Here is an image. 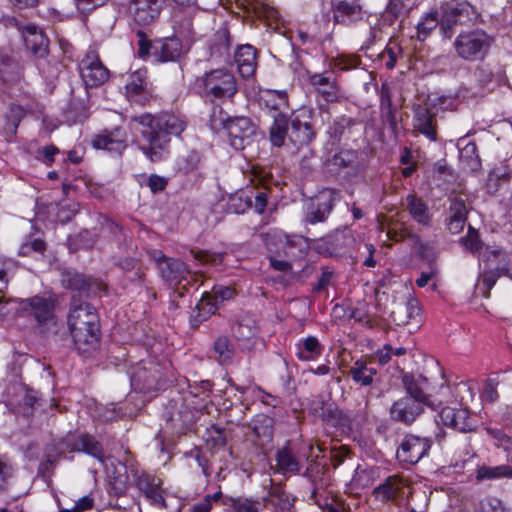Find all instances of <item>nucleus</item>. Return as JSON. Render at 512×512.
I'll list each match as a JSON object with an SVG mask.
<instances>
[{
	"mask_svg": "<svg viewBox=\"0 0 512 512\" xmlns=\"http://www.w3.org/2000/svg\"><path fill=\"white\" fill-rule=\"evenodd\" d=\"M138 124V131L146 143L144 154L153 162L164 159L168 154L170 136H179L186 128V123L175 115L165 114L155 117L142 114L132 118Z\"/></svg>",
	"mask_w": 512,
	"mask_h": 512,
	"instance_id": "1",
	"label": "nucleus"
},
{
	"mask_svg": "<svg viewBox=\"0 0 512 512\" xmlns=\"http://www.w3.org/2000/svg\"><path fill=\"white\" fill-rule=\"evenodd\" d=\"M68 326L80 354H88L96 350L100 340V325L93 306L86 302L76 304L73 298L68 315Z\"/></svg>",
	"mask_w": 512,
	"mask_h": 512,
	"instance_id": "2",
	"label": "nucleus"
},
{
	"mask_svg": "<svg viewBox=\"0 0 512 512\" xmlns=\"http://www.w3.org/2000/svg\"><path fill=\"white\" fill-rule=\"evenodd\" d=\"M494 38L482 29H472L460 32L454 42L456 55L466 62L482 61L488 55Z\"/></svg>",
	"mask_w": 512,
	"mask_h": 512,
	"instance_id": "3",
	"label": "nucleus"
},
{
	"mask_svg": "<svg viewBox=\"0 0 512 512\" xmlns=\"http://www.w3.org/2000/svg\"><path fill=\"white\" fill-rule=\"evenodd\" d=\"M198 83L203 88L205 96L211 99H231L238 91L235 76L224 68L206 72L198 79Z\"/></svg>",
	"mask_w": 512,
	"mask_h": 512,
	"instance_id": "4",
	"label": "nucleus"
},
{
	"mask_svg": "<svg viewBox=\"0 0 512 512\" xmlns=\"http://www.w3.org/2000/svg\"><path fill=\"white\" fill-rule=\"evenodd\" d=\"M492 257L499 258V263L494 269L483 268L479 278V281H481L479 288L482 290V294L485 298L490 296V291L496 284L498 278L507 275L509 272L510 259L504 250L496 247H486L480 252V261L489 262Z\"/></svg>",
	"mask_w": 512,
	"mask_h": 512,
	"instance_id": "5",
	"label": "nucleus"
},
{
	"mask_svg": "<svg viewBox=\"0 0 512 512\" xmlns=\"http://www.w3.org/2000/svg\"><path fill=\"white\" fill-rule=\"evenodd\" d=\"M313 110L311 108H301L293 114L288 128V139L297 148L308 145L315 137L312 126Z\"/></svg>",
	"mask_w": 512,
	"mask_h": 512,
	"instance_id": "6",
	"label": "nucleus"
},
{
	"mask_svg": "<svg viewBox=\"0 0 512 512\" xmlns=\"http://www.w3.org/2000/svg\"><path fill=\"white\" fill-rule=\"evenodd\" d=\"M147 253L157 264L162 279L170 286L180 284L190 274L184 262L166 257L161 250H149Z\"/></svg>",
	"mask_w": 512,
	"mask_h": 512,
	"instance_id": "7",
	"label": "nucleus"
},
{
	"mask_svg": "<svg viewBox=\"0 0 512 512\" xmlns=\"http://www.w3.org/2000/svg\"><path fill=\"white\" fill-rule=\"evenodd\" d=\"M230 145L236 150L244 149L256 134V127L247 117H234L224 123Z\"/></svg>",
	"mask_w": 512,
	"mask_h": 512,
	"instance_id": "8",
	"label": "nucleus"
},
{
	"mask_svg": "<svg viewBox=\"0 0 512 512\" xmlns=\"http://www.w3.org/2000/svg\"><path fill=\"white\" fill-rule=\"evenodd\" d=\"M80 74L86 86L97 87L109 78V71L101 62L95 50H89L81 60Z\"/></svg>",
	"mask_w": 512,
	"mask_h": 512,
	"instance_id": "9",
	"label": "nucleus"
},
{
	"mask_svg": "<svg viewBox=\"0 0 512 512\" xmlns=\"http://www.w3.org/2000/svg\"><path fill=\"white\" fill-rule=\"evenodd\" d=\"M430 447L429 438L408 434L397 449V457L402 462L416 464L427 455Z\"/></svg>",
	"mask_w": 512,
	"mask_h": 512,
	"instance_id": "10",
	"label": "nucleus"
},
{
	"mask_svg": "<svg viewBox=\"0 0 512 512\" xmlns=\"http://www.w3.org/2000/svg\"><path fill=\"white\" fill-rule=\"evenodd\" d=\"M62 451L85 452L103 461V451L99 442L85 433H68L61 441Z\"/></svg>",
	"mask_w": 512,
	"mask_h": 512,
	"instance_id": "11",
	"label": "nucleus"
},
{
	"mask_svg": "<svg viewBox=\"0 0 512 512\" xmlns=\"http://www.w3.org/2000/svg\"><path fill=\"white\" fill-rule=\"evenodd\" d=\"M126 95L134 102L146 104L152 96L146 69H138L129 74L126 85Z\"/></svg>",
	"mask_w": 512,
	"mask_h": 512,
	"instance_id": "12",
	"label": "nucleus"
},
{
	"mask_svg": "<svg viewBox=\"0 0 512 512\" xmlns=\"http://www.w3.org/2000/svg\"><path fill=\"white\" fill-rule=\"evenodd\" d=\"M339 193L334 189H324L316 197L306 214V221L310 224L323 222L330 214Z\"/></svg>",
	"mask_w": 512,
	"mask_h": 512,
	"instance_id": "13",
	"label": "nucleus"
},
{
	"mask_svg": "<svg viewBox=\"0 0 512 512\" xmlns=\"http://www.w3.org/2000/svg\"><path fill=\"white\" fill-rule=\"evenodd\" d=\"M468 6L460 3H446L442 7V16L440 19V30L444 37L451 38L454 27L458 24H464L468 19Z\"/></svg>",
	"mask_w": 512,
	"mask_h": 512,
	"instance_id": "14",
	"label": "nucleus"
},
{
	"mask_svg": "<svg viewBox=\"0 0 512 512\" xmlns=\"http://www.w3.org/2000/svg\"><path fill=\"white\" fill-rule=\"evenodd\" d=\"M422 404L412 397H401L390 408V417L396 422L412 424L423 412Z\"/></svg>",
	"mask_w": 512,
	"mask_h": 512,
	"instance_id": "15",
	"label": "nucleus"
},
{
	"mask_svg": "<svg viewBox=\"0 0 512 512\" xmlns=\"http://www.w3.org/2000/svg\"><path fill=\"white\" fill-rule=\"evenodd\" d=\"M309 83L314 90L327 102H335L339 98L340 89L332 72L311 73Z\"/></svg>",
	"mask_w": 512,
	"mask_h": 512,
	"instance_id": "16",
	"label": "nucleus"
},
{
	"mask_svg": "<svg viewBox=\"0 0 512 512\" xmlns=\"http://www.w3.org/2000/svg\"><path fill=\"white\" fill-rule=\"evenodd\" d=\"M163 8L162 0H131L129 11L140 25H148L155 21Z\"/></svg>",
	"mask_w": 512,
	"mask_h": 512,
	"instance_id": "17",
	"label": "nucleus"
},
{
	"mask_svg": "<svg viewBox=\"0 0 512 512\" xmlns=\"http://www.w3.org/2000/svg\"><path fill=\"white\" fill-rule=\"evenodd\" d=\"M440 419L445 426L460 432L473 430V422L466 408L444 407L440 412Z\"/></svg>",
	"mask_w": 512,
	"mask_h": 512,
	"instance_id": "18",
	"label": "nucleus"
},
{
	"mask_svg": "<svg viewBox=\"0 0 512 512\" xmlns=\"http://www.w3.org/2000/svg\"><path fill=\"white\" fill-rule=\"evenodd\" d=\"M333 16L336 22L349 25L361 20L363 11L358 0H342L334 4Z\"/></svg>",
	"mask_w": 512,
	"mask_h": 512,
	"instance_id": "19",
	"label": "nucleus"
},
{
	"mask_svg": "<svg viewBox=\"0 0 512 512\" xmlns=\"http://www.w3.org/2000/svg\"><path fill=\"white\" fill-rule=\"evenodd\" d=\"M413 127L430 141L437 140L436 118L427 108L418 106L415 109Z\"/></svg>",
	"mask_w": 512,
	"mask_h": 512,
	"instance_id": "20",
	"label": "nucleus"
},
{
	"mask_svg": "<svg viewBox=\"0 0 512 512\" xmlns=\"http://www.w3.org/2000/svg\"><path fill=\"white\" fill-rule=\"evenodd\" d=\"M137 487L151 504L158 507H166L158 478L149 474H141L137 479Z\"/></svg>",
	"mask_w": 512,
	"mask_h": 512,
	"instance_id": "21",
	"label": "nucleus"
},
{
	"mask_svg": "<svg viewBox=\"0 0 512 512\" xmlns=\"http://www.w3.org/2000/svg\"><path fill=\"white\" fill-rule=\"evenodd\" d=\"M406 481L397 475L389 476L384 483L374 488L375 498L381 502L396 499L406 487Z\"/></svg>",
	"mask_w": 512,
	"mask_h": 512,
	"instance_id": "22",
	"label": "nucleus"
},
{
	"mask_svg": "<svg viewBox=\"0 0 512 512\" xmlns=\"http://www.w3.org/2000/svg\"><path fill=\"white\" fill-rule=\"evenodd\" d=\"M235 62L242 77L248 78L256 70V49L249 45L240 46L235 52Z\"/></svg>",
	"mask_w": 512,
	"mask_h": 512,
	"instance_id": "23",
	"label": "nucleus"
},
{
	"mask_svg": "<svg viewBox=\"0 0 512 512\" xmlns=\"http://www.w3.org/2000/svg\"><path fill=\"white\" fill-rule=\"evenodd\" d=\"M182 43L176 37H169L158 41L154 45V54L162 62L174 61L180 57Z\"/></svg>",
	"mask_w": 512,
	"mask_h": 512,
	"instance_id": "24",
	"label": "nucleus"
},
{
	"mask_svg": "<svg viewBox=\"0 0 512 512\" xmlns=\"http://www.w3.org/2000/svg\"><path fill=\"white\" fill-rule=\"evenodd\" d=\"M276 467L277 471L283 475L298 474L301 464L290 448L283 447L276 453Z\"/></svg>",
	"mask_w": 512,
	"mask_h": 512,
	"instance_id": "25",
	"label": "nucleus"
},
{
	"mask_svg": "<svg viewBox=\"0 0 512 512\" xmlns=\"http://www.w3.org/2000/svg\"><path fill=\"white\" fill-rule=\"evenodd\" d=\"M376 373L377 371L373 366H371V362L365 360L355 361L349 370V375L353 381L363 386L371 385Z\"/></svg>",
	"mask_w": 512,
	"mask_h": 512,
	"instance_id": "26",
	"label": "nucleus"
},
{
	"mask_svg": "<svg viewBox=\"0 0 512 512\" xmlns=\"http://www.w3.org/2000/svg\"><path fill=\"white\" fill-rule=\"evenodd\" d=\"M212 295L214 303L210 298H203L197 306L200 310H207L208 314H212L216 311L218 302L231 299L235 295V291L229 286H214Z\"/></svg>",
	"mask_w": 512,
	"mask_h": 512,
	"instance_id": "27",
	"label": "nucleus"
},
{
	"mask_svg": "<svg viewBox=\"0 0 512 512\" xmlns=\"http://www.w3.org/2000/svg\"><path fill=\"white\" fill-rule=\"evenodd\" d=\"M322 350L323 347L318 339L314 336H309L297 345L296 356L302 361H313L321 355Z\"/></svg>",
	"mask_w": 512,
	"mask_h": 512,
	"instance_id": "28",
	"label": "nucleus"
},
{
	"mask_svg": "<svg viewBox=\"0 0 512 512\" xmlns=\"http://www.w3.org/2000/svg\"><path fill=\"white\" fill-rule=\"evenodd\" d=\"M407 209L413 219L419 224L428 225L430 222V216L428 213V207L426 203L417 198L415 195L410 194L406 197Z\"/></svg>",
	"mask_w": 512,
	"mask_h": 512,
	"instance_id": "29",
	"label": "nucleus"
},
{
	"mask_svg": "<svg viewBox=\"0 0 512 512\" xmlns=\"http://www.w3.org/2000/svg\"><path fill=\"white\" fill-rule=\"evenodd\" d=\"M502 478H512V467L509 465L499 466H486L482 465L478 467L476 471V479L478 481L483 480H496Z\"/></svg>",
	"mask_w": 512,
	"mask_h": 512,
	"instance_id": "30",
	"label": "nucleus"
},
{
	"mask_svg": "<svg viewBox=\"0 0 512 512\" xmlns=\"http://www.w3.org/2000/svg\"><path fill=\"white\" fill-rule=\"evenodd\" d=\"M32 313L39 323H45L52 317L53 304L46 298L33 297L29 300Z\"/></svg>",
	"mask_w": 512,
	"mask_h": 512,
	"instance_id": "31",
	"label": "nucleus"
},
{
	"mask_svg": "<svg viewBox=\"0 0 512 512\" xmlns=\"http://www.w3.org/2000/svg\"><path fill=\"white\" fill-rule=\"evenodd\" d=\"M226 504L232 512H262L265 504L247 497L230 498Z\"/></svg>",
	"mask_w": 512,
	"mask_h": 512,
	"instance_id": "32",
	"label": "nucleus"
},
{
	"mask_svg": "<svg viewBox=\"0 0 512 512\" xmlns=\"http://www.w3.org/2000/svg\"><path fill=\"white\" fill-rule=\"evenodd\" d=\"M94 147L110 152L121 153L126 148L123 138L114 137L113 134H103L93 140Z\"/></svg>",
	"mask_w": 512,
	"mask_h": 512,
	"instance_id": "33",
	"label": "nucleus"
},
{
	"mask_svg": "<svg viewBox=\"0 0 512 512\" xmlns=\"http://www.w3.org/2000/svg\"><path fill=\"white\" fill-rule=\"evenodd\" d=\"M333 237L337 246L347 249H354L359 253H362L363 244L361 243V239L357 240L352 230L348 228L337 230Z\"/></svg>",
	"mask_w": 512,
	"mask_h": 512,
	"instance_id": "34",
	"label": "nucleus"
},
{
	"mask_svg": "<svg viewBox=\"0 0 512 512\" xmlns=\"http://www.w3.org/2000/svg\"><path fill=\"white\" fill-rule=\"evenodd\" d=\"M46 250V243L40 238H28L19 248V255L24 257L42 256Z\"/></svg>",
	"mask_w": 512,
	"mask_h": 512,
	"instance_id": "35",
	"label": "nucleus"
},
{
	"mask_svg": "<svg viewBox=\"0 0 512 512\" xmlns=\"http://www.w3.org/2000/svg\"><path fill=\"white\" fill-rule=\"evenodd\" d=\"M27 31L29 33V36L26 38L27 46L31 47L34 53L43 55L46 52L47 38L35 26L27 27Z\"/></svg>",
	"mask_w": 512,
	"mask_h": 512,
	"instance_id": "36",
	"label": "nucleus"
},
{
	"mask_svg": "<svg viewBox=\"0 0 512 512\" xmlns=\"http://www.w3.org/2000/svg\"><path fill=\"white\" fill-rule=\"evenodd\" d=\"M404 382L406 388V395L404 397H412L414 400H417L418 403L422 404V408L425 405L434 408V403L429 400L423 388L415 380L405 378Z\"/></svg>",
	"mask_w": 512,
	"mask_h": 512,
	"instance_id": "37",
	"label": "nucleus"
},
{
	"mask_svg": "<svg viewBox=\"0 0 512 512\" xmlns=\"http://www.w3.org/2000/svg\"><path fill=\"white\" fill-rule=\"evenodd\" d=\"M380 108L382 117L390 124L392 128H395L397 123L392 105V99L389 90L385 86H382L381 89Z\"/></svg>",
	"mask_w": 512,
	"mask_h": 512,
	"instance_id": "38",
	"label": "nucleus"
},
{
	"mask_svg": "<svg viewBox=\"0 0 512 512\" xmlns=\"http://www.w3.org/2000/svg\"><path fill=\"white\" fill-rule=\"evenodd\" d=\"M214 351L218 355V361L220 363L229 362L234 355V347L225 336H220L215 340Z\"/></svg>",
	"mask_w": 512,
	"mask_h": 512,
	"instance_id": "39",
	"label": "nucleus"
},
{
	"mask_svg": "<svg viewBox=\"0 0 512 512\" xmlns=\"http://www.w3.org/2000/svg\"><path fill=\"white\" fill-rule=\"evenodd\" d=\"M449 217L467 221L468 206L463 195H454L450 198Z\"/></svg>",
	"mask_w": 512,
	"mask_h": 512,
	"instance_id": "40",
	"label": "nucleus"
},
{
	"mask_svg": "<svg viewBox=\"0 0 512 512\" xmlns=\"http://www.w3.org/2000/svg\"><path fill=\"white\" fill-rule=\"evenodd\" d=\"M462 244L473 254H477L480 258V252H482L487 246L483 247L482 242L479 239L478 232L472 227H468L467 235L461 239Z\"/></svg>",
	"mask_w": 512,
	"mask_h": 512,
	"instance_id": "41",
	"label": "nucleus"
},
{
	"mask_svg": "<svg viewBox=\"0 0 512 512\" xmlns=\"http://www.w3.org/2000/svg\"><path fill=\"white\" fill-rule=\"evenodd\" d=\"M440 26V20L436 13H428L417 25V35L419 40H424L429 33Z\"/></svg>",
	"mask_w": 512,
	"mask_h": 512,
	"instance_id": "42",
	"label": "nucleus"
},
{
	"mask_svg": "<svg viewBox=\"0 0 512 512\" xmlns=\"http://www.w3.org/2000/svg\"><path fill=\"white\" fill-rule=\"evenodd\" d=\"M357 161V153L354 150H341L331 160L332 165L339 168L353 167Z\"/></svg>",
	"mask_w": 512,
	"mask_h": 512,
	"instance_id": "43",
	"label": "nucleus"
},
{
	"mask_svg": "<svg viewBox=\"0 0 512 512\" xmlns=\"http://www.w3.org/2000/svg\"><path fill=\"white\" fill-rule=\"evenodd\" d=\"M360 64V60L355 55H339L331 59V65L342 71L356 68Z\"/></svg>",
	"mask_w": 512,
	"mask_h": 512,
	"instance_id": "44",
	"label": "nucleus"
},
{
	"mask_svg": "<svg viewBox=\"0 0 512 512\" xmlns=\"http://www.w3.org/2000/svg\"><path fill=\"white\" fill-rule=\"evenodd\" d=\"M288 136V128L282 122L276 120L270 129V141L274 146H281L284 144L285 136Z\"/></svg>",
	"mask_w": 512,
	"mask_h": 512,
	"instance_id": "45",
	"label": "nucleus"
},
{
	"mask_svg": "<svg viewBox=\"0 0 512 512\" xmlns=\"http://www.w3.org/2000/svg\"><path fill=\"white\" fill-rule=\"evenodd\" d=\"M282 249L285 256H294V250L299 248V251L302 253V246L304 245V239L299 236H285L284 241L281 240Z\"/></svg>",
	"mask_w": 512,
	"mask_h": 512,
	"instance_id": "46",
	"label": "nucleus"
},
{
	"mask_svg": "<svg viewBox=\"0 0 512 512\" xmlns=\"http://www.w3.org/2000/svg\"><path fill=\"white\" fill-rule=\"evenodd\" d=\"M267 205L266 192H258L254 197L245 198V207H253L259 214L263 213Z\"/></svg>",
	"mask_w": 512,
	"mask_h": 512,
	"instance_id": "47",
	"label": "nucleus"
},
{
	"mask_svg": "<svg viewBox=\"0 0 512 512\" xmlns=\"http://www.w3.org/2000/svg\"><path fill=\"white\" fill-rule=\"evenodd\" d=\"M194 258L202 264L219 265L222 263L223 254L209 251H192Z\"/></svg>",
	"mask_w": 512,
	"mask_h": 512,
	"instance_id": "48",
	"label": "nucleus"
},
{
	"mask_svg": "<svg viewBox=\"0 0 512 512\" xmlns=\"http://www.w3.org/2000/svg\"><path fill=\"white\" fill-rule=\"evenodd\" d=\"M25 115V110L19 105H11L9 108V113L7 114V121L9 125V130L11 132H15L16 128L21 121V119Z\"/></svg>",
	"mask_w": 512,
	"mask_h": 512,
	"instance_id": "49",
	"label": "nucleus"
},
{
	"mask_svg": "<svg viewBox=\"0 0 512 512\" xmlns=\"http://www.w3.org/2000/svg\"><path fill=\"white\" fill-rule=\"evenodd\" d=\"M487 434L494 439L495 445L499 447H503L504 449H508L511 444V439L501 430L493 429V428H485Z\"/></svg>",
	"mask_w": 512,
	"mask_h": 512,
	"instance_id": "50",
	"label": "nucleus"
},
{
	"mask_svg": "<svg viewBox=\"0 0 512 512\" xmlns=\"http://www.w3.org/2000/svg\"><path fill=\"white\" fill-rule=\"evenodd\" d=\"M63 281L68 287L78 291H84L89 286L88 281L79 274H68Z\"/></svg>",
	"mask_w": 512,
	"mask_h": 512,
	"instance_id": "51",
	"label": "nucleus"
},
{
	"mask_svg": "<svg viewBox=\"0 0 512 512\" xmlns=\"http://www.w3.org/2000/svg\"><path fill=\"white\" fill-rule=\"evenodd\" d=\"M167 180L159 175L151 174L147 180V186L150 188L152 193L163 191L167 186Z\"/></svg>",
	"mask_w": 512,
	"mask_h": 512,
	"instance_id": "52",
	"label": "nucleus"
},
{
	"mask_svg": "<svg viewBox=\"0 0 512 512\" xmlns=\"http://www.w3.org/2000/svg\"><path fill=\"white\" fill-rule=\"evenodd\" d=\"M106 0H75L77 9L82 13H87L98 6H101L105 3Z\"/></svg>",
	"mask_w": 512,
	"mask_h": 512,
	"instance_id": "53",
	"label": "nucleus"
},
{
	"mask_svg": "<svg viewBox=\"0 0 512 512\" xmlns=\"http://www.w3.org/2000/svg\"><path fill=\"white\" fill-rule=\"evenodd\" d=\"M411 231L407 228L403 227L399 230L390 228L387 231V238L391 241L399 242V241H408Z\"/></svg>",
	"mask_w": 512,
	"mask_h": 512,
	"instance_id": "54",
	"label": "nucleus"
},
{
	"mask_svg": "<svg viewBox=\"0 0 512 512\" xmlns=\"http://www.w3.org/2000/svg\"><path fill=\"white\" fill-rule=\"evenodd\" d=\"M438 275V271L434 267H430L427 271H422L420 276L416 279V284L418 287H425L429 281L436 278Z\"/></svg>",
	"mask_w": 512,
	"mask_h": 512,
	"instance_id": "55",
	"label": "nucleus"
},
{
	"mask_svg": "<svg viewBox=\"0 0 512 512\" xmlns=\"http://www.w3.org/2000/svg\"><path fill=\"white\" fill-rule=\"evenodd\" d=\"M393 347L390 344H385L381 349L375 353V358L381 365L387 364L392 356Z\"/></svg>",
	"mask_w": 512,
	"mask_h": 512,
	"instance_id": "56",
	"label": "nucleus"
},
{
	"mask_svg": "<svg viewBox=\"0 0 512 512\" xmlns=\"http://www.w3.org/2000/svg\"><path fill=\"white\" fill-rule=\"evenodd\" d=\"M466 222L467 221H464L462 219H457L448 216L446 219V226L450 233L458 234L464 229Z\"/></svg>",
	"mask_w": 512,
	"mask_h": 512,
	"instance_id": "57",
	"label": "nucleus"
},
{
	"mask_svg": "<svg viewBox=\"0 0 512 512\" xmlns=\"http://www.w3.org/2000/svg\"><path fill=\"white\" fill-rule=\"evenodd\" d=\"M323 512H347L346 506L341 499L333 498L331 502L326 503L323 508Z\"/></svg>",
	"mask_w": 512,
	"mask_h": 512,
	"instance_id": "58",
	"label": "nucleus"
},
{
	"mask_svg": "<svg viewBox=\"0 0 512 512\" xmlns=\"http://www.w3.org/2000/svg\"><path fill=\"white\" fill-rule=\"evenodd\" d=\"M350 124H351V120L346 119V118H341V119L335 121L333 127L331 128L332 136L335 138H339L343 134L344 130L350 126Z\"/></svg>",
	"mask_w": 512,
	"mask_h": 512,
	"instance_id": "59",
	"label": "nucleus"
},
{
	"mask_svg": "<svg viewBox=\"0 0 512 512\" xmlns=\"http://www.w3.org/2000/svg\"><path fill=\"white\" fill-rule=\"evenodd\" d=\"M364 251L361 254L367 253V257L363 261V264L367 267H374L376 265V261L373 258V254L375 252V247L371 243H363Z\"/></svg>",
	"mask_w": 512,
	"mask_h": 512,
	"instance_id": "60",
	"label": "nucleus"
},
{
	"mask_svg": "<svg viewBox=\"0 0 512 512\" xmlns=\"http://www.w3.org/2000/svg\"><path fill=\"white\" fill-rule=\"evenodd\" d=\"M408 241L410 242V245L414 250H416L421 255L425 254V251L428 248V244L423 243L418 235L413 234L411 232Z\"/></svg>",
	"mask_w": 512,
	"mask_h": 512,
	"instance_id": "61",
	"label": "nucleus"
},
{
	"mask_svg": "<svg viewBox=\"0 0 512 512\" xmlns=\"http://www.w3.org/2000/svg\"><path fill=\"white\" fill-rule=\"evenodd\" d=\"M94 500L92 497L86 495L80 498L73 506L76 512H83L93 508Z\"/></svg>",
	"mask_w": 512,
	"mask_h": 512,
	"instance_id": "62",
	"label": "nucleus"
},
{
	"mask_svg": "<svg viewBox=\"0 0 512 512\" xmlns=\"http://www.w3.org/2000/svg\"><path fill=\"white\" fill-rule=\"evenodd\" d=\"M483 395L490 403H493L498 399L496 385L492 381H488L486 383Z\"/></svg>",
	"mask_w": 512,
	"mask_h": 512,
	"instance_id": "63",
	"label": "nucleus"
},
{
	"mask_svg": "<svg viewBox=\"0 0 512 512\" xmlns=\"http://www.w3.org/2000/svg\"><path fill=\"white\" fill-rule=\"evenodd\" d=\"M212 505L209 504L208 498H203L200 502L195 503L188 512H210Z\"/></svg>",
	"mask_w": 512,
	"mask_h": 512,
	"instance_id": "64",
	"label": "nucleus"
}]
</instances>
